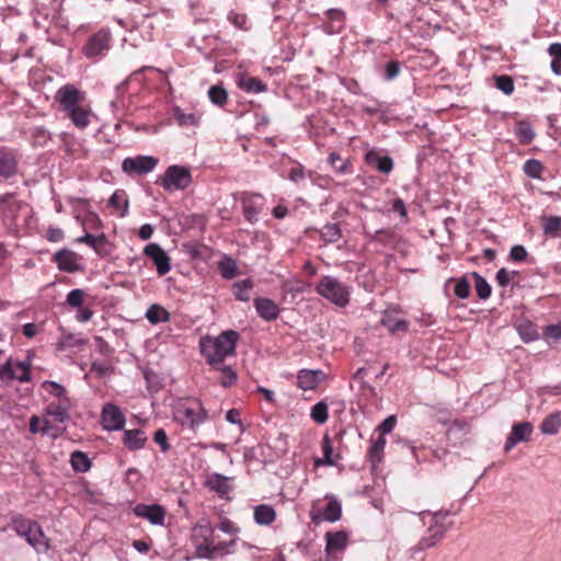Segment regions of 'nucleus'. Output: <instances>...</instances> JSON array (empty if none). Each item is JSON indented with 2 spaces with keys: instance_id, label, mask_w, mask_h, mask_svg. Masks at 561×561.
<instances>
[{
  "instance_id": "31",
  "label": "nucleus",
  "mask_w": 561,
  "mask_h": 561,
  "mask_svg": "<svg viewBox=\"0 0 561 561\" xmlns=\"http://www.w3.org/2000/svg\"><path fill=\"white\" fill-rule=\"evenodd\" d=\"M108 204L119 214V216L124 217L128 209V198L126 192L123 190L115 191L110 197Z\"/></svg>"
},
{
  "instance_id": "57",
  "label": "nucleus",
  "mask_w": 561,
  "mask_h": 561,
  "mask_svg": "<svg viewBox=\"0 0 561 561\" xmlns=\"http://www.w3.org/2000/svg\"><path fill=\"white\" fill-rule=\"evenodd\" d=\"M519 334L525 342H531L539 337V333L534 324L529 323L525 327H519Z\"/></svg>"
},
{
  "instance_id": "24",
  "label": "nucleus",
  "mask_w": 561,
  "mask_h": 561,
  "mask_svg": "<svg viewBox=\"0 0 561 561\" xmlns=\"http://www.w3.org/2000/svg\"><path fill=\"white\" fill-rule=\"evenodd\" d=\"M327 551L336 552L345 549L348 542V535L346 531L327 533Z\"/></svg>"
},
{
  "instance_id": "23",
  "label": "nucleus",
  "mask_w": 561,
  "mask_h": 561,
  "mask_svg": "<svg viewBox=\"0 0 561 561\" xmlns=\"http://www.w3.org/2000/svg\"><path fill=\"white\" fill-rule=\"evenodd\" d=\"M237 83L247 93H261L266 90V84L261 79L245 73L239 76Z\"/></svg>"
},
{
  "instance_id": "16",
  "label": "nucleus",
  "mask_w": 561,
  "mask_h": 561,
  "mask_svg": "<svg viewBox=\"0 0 561 561\" xmlns=\"http://www.w3.org/2000/svg\"><path fill=\"white\" fill-rule=\"evenodd\" d=\"M325 377V373L321 369H301L297 375V386L302 390H314Z\"/></svg>"
},
{
  "instance_id": "58",
  "label": "nucleus",
  "mask_w": 561,
  "mask_h": 561,
  "mask_svg": "<svg viewBox=\"0 0 561 561\" xmlns=\"http://www.w3.org/2000/svg\"><path fill=\"white\" fill-rule=\"evenodd\" d=\"M542 335L546 340H561V322L558 324H550L545 327Z\"/></svg>"
},
{
  "instance_id": "61",
  "label": "nucleus",
  "mask_w": 561,
  "mask_h": 561,
  "mask_svg": "<svg viewBox=\"0 0 561 561\" xmlns=\"http://www.w3.org/2000/svg\"><path fill=\"white\" fill-rule=\"evenodd\" d=\"M153 440H154V443H157L160 446V448L163 453H165L170 449V445L168 442V435L163 428H159L158 431H156V433L153 435Z\"/></svg>"
},
{
  "instance_id": "2",
  "label": "nucleus",
  "mask_w": 561,
  "mask_h": 561,
  "mask_svg": "<svg viewBox=\"0 0 561 561\" xmlns=\"http://www.w3.org/2000/svg\"><path fill=\"white\" fill-rule=\"evenodd\" d=\"M84 99V93L73 84H65L56 93V100L60 107L79 129L88 127L92 114L90 107L82 105Z\"/></svg>"
},
{
  "instance_id": "53",
  "label": "nucleus",
  "mask_w": 561,
  "mask_h": 561,
  "mask_svg": "<svg viewBox=\"0 0 561 561\" xmlns=\"http://www.w3.org/2000/svg\"><path fill=\"white\" fill-rule=\"evenodd\" d=\"M322 453H323V460H319V461H317V463H324V465H329V466L334 465L335 461L332 457L333 447H332L331 439H330L329 435H324V437L322 439Z\"/></svg>"
},
{
  "instance_id": "46",
  "label": "nucleus",
  "mask_w": 561,
  "mask_h": 561,
  "mask_svg": "<svg viewBox=\"0 0 561 561\" xmlns=\"http://www.w3.org/2000/svg\"><path fill=\"white\" fill-rule=\"evenodd\" d=\"M242 210L245 220L252 224L257 221L261 208L255 205L252 198H244L242 201Z\"/></svg>"
},
{
  "instance_id": "7",
  "label": "nucleus",
  "mask_w": 561,
  "mask_h": 561,
  "mask_svg": "<svg viewBox=\"0 0 561 561\" xmlns=\"http://www.w3.org/2000/svg\"><path fill=\"white\" fill-rule=\"evenodd\" d=\"M22 156L18 149L0 146V178L8 180L15 176Z\"/></svg>"
},
{
  "instance_id": "64",
  "label": "nucleus",
  "mask_w": 561,
  "mask_h": 561,
  "mask_svg": "<svg viewBox=\"0 0 561 561\" xmlns=\"http://www.w3.org/2000/svg\"><path fill=\"white\" fill-rule=\"evenodd\" d=\"M65 233L60 228L49 227L46 230L45 238L49 242H59L64 239Z\"/></svg>"
},
{
  "instance_id": "63",
  "label": "nucleus",
  "mask_w": 561,
  "mask_h": 561,
  "mask_svg": "<svg viewBox=\"0 0 561 561\" xmlns=\"http://www.w3.org/2000/svg\"><path fill=\"white\" fill-rule=\"evenodd\" d=\"M110 370V365L101 362H93L90 368V373L94 374L98 378L104 377Z\"/></svg>"
},
{
  "instance_id": "45",
  "label": "nucleus",
  "mask_w": 561,
  "mask_h": 561,
  "mask_svg": "<svg viewBox=\"0 0 561 561\" xmlns=\"http://www.w3.org/2000/svg\"><path fill=\"white\" fill-rule=\"evenodd\" d=\"M329 163L337 173L345 174L352 172L351 162L348 160H343L336 152L330 153Z\"/></svg>"
},
{
  "instance_id": "10",
  "label": "nucleus",
  "mask_w": 561,
  "mask_h": 561,
  "mask_svg": "<svg viewBox=\"0 0 561 561\" xmlns=\"http://www.w3.org/2000/svg\"><path fill=\"white\" fill-rule=\"evenodd\" d=\"M126 419L119 407L113 403H105L101 412V424L106 431L123 430Z\"/></svg>"
},
{
  "instance_id": "33",
  "label": "nucleus",
  "mask_w": 561,
  "mask_h": 561,
  "mask_svg": "<svg viewBox=\"0 0 561 561\" xmlns=\"http://www.w3.org/2000/svg\"><path fill=\"white\" fill-rule=\"evenodd\" d=\"M515 135L522 145H529L535 138V131L531 125L525 121L516 123Z\"/></svg>"
},
{
  "instance_id": "36",
  "label": "nucleus",
  "mask_w": 561,
  "mask_h": 561,
  "mask_svg": "<svg viewBox=\"0 0 561 561\" xmlns=\"http://www.w3.org/2000/svg\"><path fill=\"white\" fill-rule=\"evenodd\" d=\"M320 238L325 243H335L342 238V231L337 224H327L320 230Z\"/></svg>"
},
{
  "instance_id": "34",
  "label": "nucleus",
  "mask_w": 561,
  "mask_h": 561,
  "mask_svg": "<svg viewBox=\"0 0 561 561\" xmlns=\"http://www.w3.org/2000/svg\"><path fill=\"white\" fill-rule=\"evenodd\" d=\"M147 320L152 324L160 322H168L170 320V313L160 305H151L146 312Z\"/></svg>"
},
{
  "instance_id": "29",
  "label": "nucleus",
  "mask_w": 561,
  "mask_h": 561,
  "mask_svg": "<svg viewBox=\"0 0 561 561\" xmlns=\"http://www.w3.org/2000/svg\"><path fill=\"white\" fill-rule=\"evenodd\" d=\"M329 24L327 25L328 33H339L344 26L345 14L342 10L330 9L327 12Z\"/></svg>"
},
{
  "instance_id": "54",
  "label": "nucleus",
  "mask_w": 561,
  "mask_h": 561,
  "mask_svg": "<svg viewBox=\"0 0 561 561\" xmlns=\"http://www.w3.org/2000/svg\"><path fill=\"white\" fill-rule=\"evenodd\" d=\"M228 21L239 30L248 31L250 28L248 25V16L244 13L231 11L228 14Z\"/></svg>"
},
{
  "instance_id": "55",
  "label": "nucleus",
  "mask_w": 561,
  "mask_h": 561,
  "mask_svg": "<svg viewBox=\"0 0 561 561\" xmlns=\"http://www.w3.org/2000/svg\"><path fill=\"white\" fill-rule=\"evenodd\" d=\"M85 297V293L82 289H72L68 293L66 302L73 308L81 307L83 299Z\"/></svg>"
},
{
  "instance_id": "17",
  "label": "nucleus",
  "mask_w": 561,
  "mask_h": 561,
  "mask_svg": "<svg viewBox=\"0 0 561 561\" xmlns=\"http://www.w3.org/2000/svg\"><path fill=\"white\" fill-rule=\"evenodd\" d=\"M533 433V425L529 422H522L513 425L512 432L505 443V450L512 449L520 442H527Z\"/></svg>"
},
{
  "instance_id": "52",
  "label": "nucleus",
  "mask_w": 561,
  "mask_h": 561,
  "mask_svg": "<svg viewBox=\"0 0 561 561\" xmlns=\"http://www.w3.org/2000/svg\"><path fill=\"white\" fill-rule=\"evenodd\" d=\"M454 291L455 295L460 299H466L470 296L471 285L466 276H462L456 280Z\"/></svg>"
},
{
  "instance_id": "30",
  "label": "nucleus",
  "mask_w": 561,
  "mask_h": 561,
  "mask_svg": "<svg viewBox=\"0 0 561 561\" xmlns=\"http://www.w3.org/2000/svg\"><path fill=\"white\" fill-rule=\"evenodd\" d=\"M386 446V438L379 436L376 440L371 443L367 451V458L369 459L373 467H376L379 462H381L383 457V450Z\"/></svg>"
},
{
  "instance_id": "6",
  "label": "nucleus",
  "mask_w": 561,
  "mask_h": 561,
  "mask_svg": "<svg viewBox=\"0 0 561 561\" xmlns=\"http://www.w3.org/2000/svg\"><path fill=\"white\" fill-rule=\"evenodd\" d=\"M165 191L185 190L192 183V175L188 169L181 165H170L157 181Z\"/></svg>"
},
{
  "instance_id": "1",
  "label": "nucleus",
  "mask_w": 561,
  "mask_h": 561,
  "mask_svg": "<svg viewBox=\"0 0 561 561\" xmlns=\"http://www.w3.org/2000/svg\"><path fill=\"white\" fill-rule=\"evenodd\" d=\"M240 335L237 331H222L217 336L206 335L199 340L201 354L209 366H219L228 356L236 354Z\"/></svg>"
},
{
  "instance_id": "4",
  "label": "nucleus",
  "mask_w": 561,
  "mask_h": 561,
  "mask_svg": "<svg viewBox=\"0 0 561 561\" xmlns=\"http://www.w3.org/2000/svg\"><path fill=\"white\" fill-rule=\"evenodd\" d=\"M314 290L322 298L340 308L346 307L351 300V287L330 275L322 276L317 283Z\"/></svg>"
},
{
  "instance_id": "40",
  "label": "nucleus",
  "mask_w": 561,
  "mask_h": 561,
  "mask_svg": "<svg viewBox=\"0 0 561 561\" xmlns=\"http://www.w3.org/2000/svg\"><path fill=\"white\" fill-rule=\"evenodd\" d=\"M381 323L391 333H396L398 331H407L409 327V323L405 320L397 319L390 313H386L382 317Z\"/></svg>"
},
{
  "instance_id": "42",
  "label": "nucleus",
  "mask_w": 561,
  "mask_h": 561,
  "mask_svg": "<svg viewBox=\"0 0 561 561\" xmlns=\"http://www.w3.org/2000/svg\"><path fill=\"white\" fill-rule=\"evenodd\" d=\"M70 462L73 470L78 472H85L91 467V461L88 455L79 450L71 454Z\"/></svg>"
},
{
  "instance_id": "27",
  "label": "nucleus",
  "mask_w": 561,
  "mask_h": 561,
  "mask_svg": "<svg viewBox=\"0 0 561 561\" xmlns=\"http://www.w3.org/2000/svg\"><path fill=\"white\" fill-rule=\"evenodd\" d=\"M173 117L181 127H196L201 123V115L197 113H185L179 106L173 110Z\"/></svg>"
},
{
  "instance_id": "49",
  "label": "nucleus",
  "mask_w": 561,
  "mask_h": 561,
  "mask_svg": "<svg viewBox=\"0 0 561 561\" xmlns=\"http://www.w3.org/2000/svg\"><path fill=\"white\" fill-rule=\"evenodd\" d=\"M310 416L318 424L325 423L329 419L328 404L323 401L316 403L311 409Z\"/></svg>"
},
{
  "instance_id": "3",
  "label": "nucleus",
  "mask_w": 561,
  "mask_h": 561,
  "mask_svg": "<svg viewBox=\"0 0 561 561\" xmlns=\"http://www.w3.org/2000/svg\"><path fill=\"white\" fill-rule=\"evenodd\" d=\"M173 417L176 423L193 432L206 422L208 412L196 398L182 399L173 408Z\"/></svg>"
},
{
  "instance_id": "8",
  "label": "nucleus",
  "mask_w": 561,
  "mask_h": 561,
  "mask_svg": "<svg viewBox=\"0 0 561 561\" xmlns=\"http://www.w3.org/2000/svg\"><path fill=\"white\" fill-rule=\"evenodd\" d=\"M31 365L25 362H13L9 358L4 365L0 367V379L2 381L19 380L28 382L31 380Z\"/></svg>"
},
{
  "instance_id": "50",
  "label": "nucleus",
  "mask_w": 561,
  "mask_h": 561,
  "mask_svg": "<svg viewBox=\"0 0 561 561\" xmlns=\"http://www.w3.org/2000/svg\"><path fill=\"white\" fill-rule=\"evenodd\" d=\"M495 87L501 90L504 94L511 95L514 92L515 85L514 80L511 76L501 75L494 78Z\"/></svg>"
},
{
  "instance_id": "15",
  "label": "nucleus",
  "mask_w": 561,
  "mask_h": 561,
  "mask_svg": "<svg viewBox=\"0 0 561 561\" xmlns=\"http://www.w3.org/2000/svg\"><path fill=\"white\" fill-rule=\"evenodd\" d=\"M22 202L15 198L14 193H5L0 195V217L3 222L11 224L15 220L19 210L21 209Z\"/></svg>"
},
{
  "instance_id": "37",
  "label": "nucleus",
  "mask_w": 561,
  "mask_h": 561,
  "mask_svg": "<svg viewBox=\"0 0 561 561\" xmlns=\"http://www.w3.org/2000/svg\"><path fill=\"white\" fill-rule=\"evenodd\" d=\"M208 98L213 104L224 107L228 102V92L220 84L211 85L208 90Z\"/></svg>"
},
{
  "instance_id": "43",
  "label": "nucleus",
  "mask_w": 561,
  "mask_h": 561,
  "mask_svg": "<svg viewBox=\"0 0 561 561\" xmlns=\"http://www.w3.org/2000/svg\"><path fill=\"white\" fill-rule=\"evenodd\" d=\"M42 388L48 394H50L53 398H55L54 401H61V399H69L65 387L55 381L46 380L42 383Z\"/></svg>"
},
{
  "instance_id": "25",
  "label": "nucleus",
  "mask_w": 561,
  "mask_h": 561,
  "mask_svg": "<svg viewBox=\"0 0 561 561\" xmlns=\"http://www.w3.org/2000/svg\"><path fill=\"white\" fill-rule=\"evenodd\" d=\"M210 367H211V370L218 373L217 381L219 382L220 386L228 388L237 382L238 375L232 369L231 366L220 363L219 366H210Z\"/></svg>"
},
{
  "instance_id": "60",
  "label": "nucleus",
  "mask_w": 561,
  "mask_h": 561,
  "mask_svg": "<svg viewBox=\"0 0 561 561\" xmlns=\"http://www.w3.org/2000/svg\"><path fill=\"white\" fill-rule=\"evenodd\" d=\"M396 424L397 417L394 415H390L378 425L377 431L380 433V436L383 437L386 434L392 432Z\"/></svg>"
},
{
  "instance_id": "47",
  "label": "nucleus",
  "mask_w": 561,
  "mask_h": 561,
  "mask_svg": "<svg viewBox=\"0 0 561 561\" xmlns=\"http://www.w3.org/2000/svg\"><path fill=\"white\" fill-rule=\"evenodd\" d=\"M561 426V417L558 413L548 415L541 423V432L545 434H556Z\"/></svg>"
},
{
  "instance_id": "20",
  "label": "nucleus",
  "mask_w": 561,
  "mask_h": 561,
  "mask_svg": "<svg viewBox=\"0 0 561 561\" xmlns=\"http://www.w3.org/2000/svg\"><path fill=\"white\" fill-rule=\"evenodd\" d=\"M148 436L140 428L125 430L123 433V444L129 450H138L145 447Z\"/></svg>"
},
{
  "instance_id": "28",
  "label": "nucleus",
  "mask_w": 561,
  "mask_h": 561,
  "mask_svg": "<svg viewBox=\"0 0 561 561\" xmlns=\"http://www.w3.org/2000/svg\"><path fill=\"white\" fill-rule=\"evenodd\" d=\"M77 241L79 243L88 244L100 255L106 254L104 247L107 244V239L103 233L96 237L90 233H85L84 236L78 238Z\"/></svg>"
},
{
  "instance_id": "12",
  "label": "nucleus",
  "mask_w": 561,
  "mask_h": 561,
  "mask_svg": "<svg viewBox=\"0 0 561 561\" xmlns=\"http://www.w3.org/2000/svg\"><path fill=\"white\" fill-rule=\"evenodd\" d=\"M144 254L153 262L160 276L170 272L171 259L158 243H148L144 249Z\"/></svg>"
},
{
  "instance_id": "19",
  "label": "nucleus",
  "mask_w": 561,
  "mask_h": 561,
  "mask_svg": "<svg viewBox=\"0 0 561 561\" xmlns=\"http://www.w3.org/2000/svg\"><path fill=\"white\" fill-rule=\"evenodd\" d=\"M134 512L137 516L147 518L154 525H162L164 520V511L160 505L138 504Z\"/></svg>"
},
{
  "instance_id": "48",
  "label": "nucleus",
  "mask_w": 561,
  "mask_h": 561,
  "mask_svg": "<svg viewBox=\"0 0 561 561\" xmlns=\"http://www.w3.org/2000/svg\"><path fill=\"white\" fill-rule=\"evenodd\" d=\"M549 55L552 57L551 60V70L556 75H561V44L560 43H553L548 48Z\"/></svg>"
},
{
  "instance_id": "62",
  "label": "nucleus",
  "mask_w": 561,
  "mask_h": 561,
  "mask_svg": "<svg viewBox=\"0 0 561 561\" xmlns=\"http://www.w3.org/2000/svg\"><path fill=\"white\" fill-rule=\"evenodd\" d=\"M527 255L528 253L523 245H514L510 251V259L514 262H523Z\"/></svg>"
},
{
  "instance_id": "51",
  "label": "nucleus",
  "mask_w": 561,
  "mask_h": 561,
  "mask_svg": "<svg viewBox=\"0 0 561 561\" xmlns=\"http://www.w3.org/2000/svg\"><path fill=\"white\" fill-rule=\"evenodd\" d=\"M524 172L533 179H540L543 171V165L540 161L530 159L524 163Z\"/></svg>"
},
{
  "instance_id": "9",
  "label": "nucleus",
  "mask_w": 561,
  "mask_h": 561,
  "mask_svg": "<svg viewBox=\"0 0 561 561\" xmlns=\"http://www.w3.org/2000/svg\"><path fill=\"white\" fill-rule=\"evenodd\" d=\"M51 261L57 265L58 270L66 273H77L83 270L81 265L82 256L69 249L57 251Z\"/></svg>"
},
{
  "instance_id": "18",
  "label": "nucleus",
  "mask_w": 561,
  "mask_h": 561,
  "mask_svg": "<svg viewBox=\"0 0 561 561\" xmlns=\"http://www.w3.org/2000/svg\"><path fill=\"white\" fill-rule=\"evenodd\" d=\"M254 307L257 314L265 321H274L279 316V307L272 299L268 298H255Z\"/></svg>"
},
{
  "instance_id": "11",
  "label": "nucleus",
  "mask_w": 561,
  "mask_h": 561,
  "mask_svg": "<svg viewBox=\"0 0 561 561\" xmlns=\"http://www.w3.org/2000/svg\"><path fill=\"white\" fill-rule=\"evenodd\" d=\"M158 163V160L149 156H138L126 158L122 163V169L128 174H147L151 172Z\"/></svg>"
},
{
  "instance_id": "5",
  "label": "nucleus",
  "mask_w": 561,
  "mask_h": 561,
  "mask_svg": "<svg viewBox=\"0 0 561 561\" xmlns=\"http://www.w3.org/2000/svg\"><path fill=\"white\" fill-rule=\"evenodd\" d=\"M12 527L19 536L25 537L26 541L38 552L48 550V539L35 522L15 516L12 518Z\"/></svg>"
},
{
  "instance_id": "35",
  "label": "nucleus",
  "mask_w": 561,
  "mask_h": 561,
  "mask_svg": "<svg viewBox=\"0 0 561 561\" xmlns=\"http://www.w3.org/2000/svg\"><path fill=\"white\" fill-rule=\"evenodd\" d=\"M254 519L260 525H268L275 519V511L266 504L257 505L254 508Z\"/></svg>"
},
{
  "instance_id": "56",
  "label": "nucleus",
  "mask_w": 561,
  "mask_h": 561,
  "mask_svg": "<svg viewBox=\"0 0 561 561\" xmlns=\"http://www.w3.org/2000/svg\"><path fill=\"white\" fill-rule=\"evenodd\" d=\"M443 537V530L437 529L433 534H431L428 537H423L419 542V549H428L433 546H435L440 538Z\"/></svg>"
},
{
  "instance_id": "59",
  "label": "nucleus",
  "mask_w": 561,
  "mask_h": 561,
  "mask_svg": "<svg viewBox=\"0 0 561 561\" xmlns=\"http://www.w3.org/2000/svg\"><path fill=\"white\" fill-rule=\"evenodd\" d=\"M401 65L397 60L389 61L385 67V79L390 81L397 78L400 73Z\"/></svg>"
},
{
  "instance_id": "38",
  "label": "nucleus",
  "mask_w": 561,
  "mask_h": 561,
  "mask_svg": "<svg viewBox=\"0 0 561 561\" xmlns=\"http://www.w3.org/2000/svg\"><path fill=\"white\" fill-rule=\"evenodd\" d=\"M369 239L382 245H393L397 242V236L391 229H380L368 234Z\"/></svg>"
},
{
  "instance_id": "39",
  "label": "nucleus",
  "mask_w": 561,
  "mask_h": 561,
  "mask_svg": "<svg viewBox=\"0 0 561 561\" xmlns=\"http://www.w3.org/2000/svg\"><path fill=\"white\" fill-rule=\"evenodd\" d=\"M252 287L253 284L250 279H243L233 284L232 294L240 301H249Z\"/></svg>"
},
{
  "instance_id": "22",
  "label": "nucleus",
  "mask_w": 561,
  "mask_h": 561,
  "mask_svg": "<svg viewBox=\"0 0 561 561\" xmlns=\"http://www.w3.org/2000/svg\"><path fill=\"white\" fill-rule=\"evenodd\" d=\"M61 431L62 428L60 426H54L50 424V420H42L37 415H32L30 419V432L32 434L43 433L57 437Z\"/></svg>"
},
{
  "instance_id": "32",
  "label": "nucleus",
  "mask_w": 561,
  "mask_h": 561,
  "mask_svg": "<svg viewBox=\"0 0 561 561\" xmlns=\"http://www.w3.org/2000/svg\"><path fill=\"white\" fill-rule=\"evenodd\" d=\"M541 227L545 236L556 238L561 230V218L558 216H543Z\"/></svg>"
},
{
  "instance_id": "14",
  "label": "nucleus",
  "mask_w": 561,
  "mask_h": 561,
  "mask_svg": "<svg viewBox=\"0 0 561 561\" xmlns=\"http://www.w3.org/2000/svg\"><path fill=\"white\" fill-rule=\"evenodd\" d=\"M111 34L106 30H100L93 34L83 47V53L88 58L101 55L108 49Z\"/></svg>"
},
{
  "instance_id": "41",
  "label": "nucleus",
  "mask_w": 561,
  "mask_h": 561,
  "mask_svg": "<svg viewBox=\"0 0 561 561\" xmlns=\"http://www.w3.org/2000/svg\"><path fill=\"white\" fill-rule=\"evenodd\" d=\"M471 277L474 280V288L480 299H488L491 296L492 289L490 284L479 273L472 272Z\"/></svg>"
},
{
  "instance_id": "13",
  "label": "nucleus",
  "mask_w": 561,
  "mask_h": 561,
  "mask_svg": "<svg viewBox=\"0 0 561 561\" xmlns=\"http://www.w3.org/2000/svg\"><path fill=\"white\" fill-rule=\"evenodd\" d=\"M71 409L70 399H61V401H50L45 408V420H50V424L59 426L69 419Z\"/></svg>"
},
{
  "instance_id": "21",
  "label": "nucleus",
  "mask_w": 561,
  "mask_h": 561,
  "mask_svg": "<svg viewBox=\"0 0 561 561\" xmlns=\"http://www.w3.org/2000/svg\"><path fill=\"white\" fill-rule=\"evenodd\" d=\"M365 162L374 165L379 172L389 174L393 170V161L389 156H380L377 151L370 150L365 154Z\"/></svg>"
},
{
  "instance_id": "26",
  "label": "nucleus",
  "mask_w": 561,
  "mask_h": 561,
  "mask_svg": "<svg viewBox=\"0 0 561 561\" xmlns=\"http://www.w3.org/2000/svg\"><path fill=\"white\" fill-rule=\"evenodd\" d=\"M206 485L210 491H230L233 488V479L213 473L207 477Z\"/></svg>"
},
{
  "instance_id": "44",
  "label": "nucleus",
  "mask_w": 561,
  "mask_h": 561,
  "mask_svg": "<svg viewBox=\"0 0 561 561\" xmlns=\"http://www.w3.org/2000/svg\"><path fill=\"white\" fill-rule=\"evenodd\" d=\"M323 519L328 522H336L341 518V504L331 497L322 512Z\"/></svg>"
}]
</instances>
